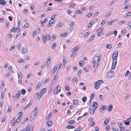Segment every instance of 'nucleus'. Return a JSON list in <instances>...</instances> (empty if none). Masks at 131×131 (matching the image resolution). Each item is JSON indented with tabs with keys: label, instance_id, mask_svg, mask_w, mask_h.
Instances as JSON below:
<instances>
[{
	"label": "nucleus",
	"instance_id": "f257e3e1",
	"mask_svg": "<svg viewBox=\"0 0 131 131\" xmlns=\"http://www.w3.org/2000/svg\"><path fill=\"white\" fill-rule=\"evenodd\" d=\"M50 39V37L49 35H43L42 40L44 42H46L47 40H49Z\"/></svg>",
	"mask_w": 131,
	"mask_h": 131
},
{
	"label": "nucleus",
	"instance_id": "f03ea898",
	"mask_svg": "<svg viewBox=\"0 0 131 131\" xmlns=\"http://www.w3.org/2000/svg\"><path fill=\"white\" fill-rule=\"evenodd\" d=\"M61 87L60 85H58L56 88H55L53 90V93L55 94H57L60 91Z\"/></svg>",
	"mask_w": 131,
	"mask_h": 131
},
{
	"label": "nucleus",
	"instance_id": "7ed1b4c3",
	"mask_svg": "<svg viewBox=\"0 0 131 131\" xmlns=\"http://www.w3.org/2000/svg\"><path fill=\"white\" fill-rule=\"evenodd\" d=\"M21 94V92L19 91L15 95V96H13L12 97L14 98V99L15 100H17L19 98L20 95Z\"/></svg>",
	"mask_w": 131,
	"mask_h": 131
},
{
	"label": "nucleus",
	"instance_id": "20e7f679",
	"mask_svg": "<svg viewBox=\"0 0 131 131\" xmlns=\"http://www.w3.org/2000/svg\"><path fill=\"white\" fill-rule=\"evenodd\" d=\"M37 107H36L34 110L31 113V116L32 115H32H33V116H34L35 117L37 113Z\"/></svg>",
	"mask_w": 131,
	"mask_h": 131
},
{
	"label": "nucleus",
	"instance_id": "39448f33",
	"mask_svg": "<svg viewBox=\"0 0 131 131\" xmlns=\"http://www.w3.org/2000/svg\"><path fill=\"white\" fill-rule=\"evenodd\" d=\"M93 107L91 105L89 108V111L90 113L91 114H93L94 113V111L95 109L94 108H93Z\"/></svg>",
	"mask_w": 131,
	"mask_h": 131
},
{
	"label": "nucleus",
	"instance_id": "423d86ee",
	"mask_svg": "<svg viewBox=\"0 0 131 131\" xmlns=\"http://www.w3.org/2000/svg\"><path fill=\"white\" fill-rule=\"evenodd\" d=\"M114 75V72L112 71H110L107 73V76L108 78H111L113 77Z\"/></svg>",
	"mask_w": 131,
	"mask_h": 131
},
{
	"label": "nucleus",
	"instance_id": "0eeeda50",
	"mask_svg": "<svg viewBox=\"0 0 131 131\" xmlns=\"http://www.w3.org/2000/svg\"><path fill=\"white\" fill-rule=\"evenodd\" d=\"M118 55V51L116 50L114 51L112 55V57H114L115 58H117Z\"/></svg>",
	"mask_w": 131,
	"mask_h": 131
},
{
	"label": "nucleus",
	"instance_id": "6e6552de",
	"mask_svg": "<svg viewBox=\"0 0 131 131\" xmlns=\"http://www.w3.org/2000/svg\"><path fill=\"white\" fill-rule=\"evenodd\" d=\"M41 85V83L40 82H39L36 86L35 90H38L40 88Z\"/></svg>",
	"mask_w": 131,
	"mask_h": 131
},
{
	"label": "nucleus",
	"instance_id": "1a4fd4ad",
	"mask_svg": "<svg viewBox=\"0 0 131 131\" xmlns=\"http://www.w3.org/2000/svg\"><path fill=\"white\" fill-rule=\"evenodd\" d=\"M106 106L105 105H104L101 106L100 108V112L102 113L103 112V111L106 110Z\"/></svg>",
	"mask_w": 131,
	"mask_h": 131
},
{
	"label": "nucleus",
	"instance_id": "9d476101",
	"mask_svg": "<svg viewBox=\"0 0 131 131\" xmlns=\"http://www.w3.org/2000/svg\"><path fill=\"white\" fill-rule=\"evenodd\" d=\"M100 61V60L99 59V58L98 56H95L94 57V59H93V62H99Z\"/></svg>",
	"mask_w": 131,
	"mask_h": 131
},
{
	"label": "nucleus",
	"instance_id": "9b49d317",
	"mask_svg": "<svg viewBox=\"0 0 131 131\" xmlns=\"http://www.w3.org/2000/svg\"><path fill=\"white\" fill-rule=\"evenodd\" d=\"M94 88L96 89H97L100 88V84L97 83L96 81V82H94Z\"/></svg>",
	"mask_w": 131,
	"mask_h": 131
},
{
	"label": "nucleus",
	"instance_id": "f8f14e48",
	"mask_svg": "<svg viewBox=\"0 0 131 131\" xmlns=\"http://www.w3.org/2000/svg\"><path fill=\"white\" fill-rule=\"evenodd\" d=\"M99 64V62H93V66L94 68L96 69Z\"/></svg>",
	"mask_w": 131,
	"mask_h": 131
},
{
	"label": "nucleus",
	"instance_id": "ddd939ff",
	"mask_svg": "<svg viewBox=\"0 0 131 131\" xmlns=\"http://www.w3.org/2000/svg\"><path fill=\"white\" fill-rule=\"evenodd\" d=\"M98 105L96 102H94L93 103V106L92 107H94V108L96 109L98 107Z\"/></svg>",
	"mask_w": 131,
	"mask_h": 131
},
{
	"label": "nucleus",
	"instance_id": "4468645a",
	"mask_svg": "<svg viewBox=\"0 0 131 131\" xmlns=\"http://www.w3.org/2000/svg\"><path fill=\"white\" fill-rule=\"evenodd\" d=\"M80 47L79 46H77L73 48V52H75L79 49Z\"/></svg>",
	"mask_w": 131,
	"mask_h": 131
},
{
	"label": "nucleus",
	"instance_id": "2eb2a0df",
	"mask_svg": "<svg viewBox=\"0 0 131 131\" xmlns=\"http://www.w3.org/2000/svg\"><path fill=\"white\" fill-rule=\"evenodd\" d=\"M117 21V19H115L112 20L111 21H109L108 22H107V23H108L109 25H111L113 23L115 22L116 21Z\"/></svg>",
	"mask_w": 131,
	"mask_h": 131
},
{
	"label": "nucleus",
	"instance_id": "dca6fc26",
	"mask_svg": "<svg viewBox=\"0 0 131 131\" xmlns=\"http://www.w3.org/2000/svg\"><path fill=\"white\" fill-rule=\"evenodd\" d=\"M15 118H14L11 121V125L13 126L15 125Z\"/></svg>",
	"mask_w": 131,
	"mask_h": 131
},
{
	"label": "nucleus",
	"instance_id": "f3484780",
	"mask_svg": "<svg viewBox=\"0 0 131 131\" xmlns=\"http://www.w3.org/2000/svg\"><path fill=\"white\" fill-rule=\"evenodd\" d=\"M21 51L23 53H26L27 52V49L26 48L23 47L21 49Z\"/></svg>",
	"mask_w": 131,
	"mask_h": 131
},
{
	"label": "nucleus",
	"instance_id": "a211bd4d",
	"mask_svg": "<svg viewBox=\"0 0 131 131\" xmlns=\"http://www.w3.org/2000/svg\"><path fill=\"white\" fill-rule=\"evenodd\" d=\"M110 118H106L104 122V124L105 125H107V123L109 122V121L110 120Z\"/></svg>",
	"mask_w": 131,
	"mask_h": 131
},
{
	"label": "nucleus",
	"instance_id": "6ab92c4d",
	"mask_svg": "<svg viewBox=\"0 0 131 131\" xmlns=\"http://www.w3.org/2000/svg\"><path fill=\"white\" fill-rule=\"evenodd\" d=\"M80 66L81 67L83 66L84 65V62L83 60H80L79 61Z\"/></svg>",
	"mask_w": 131,
	"mask_h": 131
},
{
	"label": "nucleus",
	"instance_id": "aec40b11",
	"mask_svg": "<svg viewBox=\"0 0 131 131\" xmlns=\"http://www.w3.org/2000/svg\"><path fill=\"white\" fill-rule=\"evenodd\" d=\"M63 23L62 22H60L57 25V27L58 28H59L63 26Z\"/></svg>",
	"mask_w": 131,
	"mask_h": 131
},
{
	"label": "nucleus",
	"instance_id": "412c9836",
	"mask_svg": "<svg viewBox=\"0 0 131 131\" xmlns=\"http://www.w3.org/2000/svg\"><path fill=\"white\" fill-rule=\"evenodd\" d=\"M6 4V2L4 0H0V4L2 5H4Z\"/></svg>",
	"mask_w": 131,
	"mask_h": 131
},
{
	"label": "nucleus",
	"instance_id": "4be33fe9",
	"mask_svg": "<svg viewBox=\"0 0 131 131\" xmlns=\"http://www.w3.org/2000/svg\"><path fill=\"white\" fill-rule=\"evenodd\" d=\"M57 69V66H55L53 68V69L52 70L51 72H52L53 74L55 72L56 70Z\"/></svg>",
	"mask_w": 131,
	"mask_h": 131
},
{
	"label": "nucleus",
	"instance_id": "5701e85b",
	"mask_svg": "<svg viewBox=\"0 0 131 131\" xmlns=\"http://www.w3.org/2000/svg\"><path fill=\"white\" fill-rule=\"evenodd\" d=\"M73 105H76L77 104L78 102V101L77 100L74 99L73 100Z\"/></svg>",
	"mask_w": 131,
	"mask_h": 131
},
{
	"label": "nucleus",
	"instance_id": "b1692460",
	"mask_svg": "<svg viewBox=\"0 0 131 131\" xmlns=\"http://www.w3.org/2000/svg\"><path fill=\"white\" fill-rule=\"evenodd\" d=\"M47 124H48L47 125L48 126L50 127L52 126V122L51 121H50L49 122H47Z\"/></svg>",
	"mask_w": 131,
	"mask_h": 131
},
{
	"label": "nucleus",
	"instance_id": "393cba45",
	"mask_svg": "<svg viewBox=\"0 0 131 131\" xmlns=\"http://www.w3.org/2000/svg\"><path fill=\"white\" fill-rule=\"evenodd\" d=\"M21 116H18L16 119V123L17 122V123H19L21 121Z\"/></svg>",
	"mask_w": 131,
	"mask_h": 131
},
{
	"label": "nucleus",
	"instance_id": "a878e982",
	"mask_svg": "<svg viewBox=\"0 0 131 131\" xmlns=\"http://www.w3.org/2000/svg\"><path fill=\"white\" fill-rule=\"evenodd\" d=\"M46 88L43 89L41 90L40 93L43 94L46 92Z\"/></svg>",
	"mask_w": 131,
	"mask_h": 131
},
{
	"label": "nucleus",
	"instance_id": "bb28decb",
	"mask_svg": "<svg viewBox=\"0 0 131 131\" xmlns=\"http://www.w3.org/2000/svg\"><path fill=\"white\" fill-rule=\"evenodd\" d=\"M12 107L11 106H8V109L7 111V113H8L10 112V111L12 110Z\"/></svg>",
	"mask_w": 131,
	"mask_h": 131
},
{
	"label": "nucleus",
	"instance_id": "cd10ccee",
	"mask_svg": "<svg viewBox=\"0 0 131 131\" xmlns=\"http://www.w3.org/2000/svg\"><path fill=\"white\" fill-rule=\"evenodd\" d=\"M58 77V75L57 74H56L54 76V78H53L52 80V82L54 83L55 81V80Z\"/></svg>",
	"mask_w": 131,
	"mask_h": 131
},
{
	"label": "nucleus",
	"instance_id": "c85d7f7f",
	"mask_svg": "<svg viewBox=\"0 0 131 131\" xmlns=\"http://www.w3.org/2000/svg\"><path fill=\"white\" fill-rule=\"evenodd\" d=\"M123 122H124V123L126 125H129L130 124L129 122V121H126V120H124Z\"/></svg>",
	"mask_w": 131,
	"mask_h": 131
},
{
	"label": "nucleus",
	"instance_id": "c756f323",
	"mask_svg": "<svg viewBox=\"0 0 131 131\" xmlns=\"http://www.w3.org/2000/svg\"><path fill=\"white\" fill-rule=\"evenodd\" d=\"M116 63H112V69H114L116 67Z\"/></svg>",
	"mask_w": 131,
	"mask_h": 131
},
{
	"label": "nucleus",
	"instance_id": "7c9ffc66",
	"mask_svg": "<svg viewBox=\"0 0 131 131\" xmlns=\"http://www.w3.org/2000/svg\"><path fill=\"white\" fill-rule=\"evenodd\" d=\"M67 128L69 129H72L73 128H75V127L71 125H69L67 126Z\"/></svg>",
	"mask_w": 131,
	"mask_h": 131
},
{
	"label": "nucleus",
	"instance_id": "2f4dec72",
	"mask_svg": "<svg viewBox=\"0 0 131 131\" xmlns=\"http://www.w3.org/2000/svg\"><path fill=\"white\" fill-rule=\"evenodd\" d=\"M76 54V53H75L74 52H73L71 54V58H73L75 57Z\"/></svg>",
	"mask_w": 131,
	"mask_h": 131
},
{
	"label": "nucleus",
	"instance_id": "473e14b6",
	"mask_svg": "<svg viewBox=\"0 0 131 131\" xmlns=\"http://www.w3.org/2000/svg\"><path fill=\"white\" fill-rule=\"evenodd\" d=\"M26 93V91L25 89H23L21 91V93L23 95L25 94Z\"/></svg>",
	"mask_w": 131,
	"mask_h": 131
},
{
	"label": "nucleus",
	"instance_id": "72a5a7b5",
	"mask_svg": "<svg viewBox=\"0 0 131 131\" xmlns=\"http://www.w3.org/2000/svg\"><path fill=\"white\" fill-rule=\"evenodd\" d=\"M68 35V34L66 32L61 34H60V36L63 37H66Z\"/></svg>",
	"mask_w": 131,
	"mask_h": 131
},
{
	"label": "nucleus",
	"instance_id": "f704fd0d",
	"mask_svg": "<svg viewBox=\"0 0 131 131\" xmlns=\"http://www.w3.org/2000/svg\"><path fill=\"white\" fill-rule=\"evenodd\" d=\"M96 82H97V83L99 84H101L103 83L104 82L103 81L101 80H99L98 81H97Z\"/></svg>",
	"mask_w": 131,
	"mask_h": 131
},
{
	"label": "nucleus",
	"instance_id": "c9c22d12",
	"mask_svg": "<svg viewBox=\"0 0 131 131\" xmlns=\"http://www.w3.org/2000/svg\"><path fill=\"white\" fill-rule=\"evenodd\" d=\"M112 59L113 60V62L114 63H117V58H112Z\"/></svg>",
	"mask_w": 131,
	"mask_h": 131
},
{
	"label": "nucleus",
	"instance_id": "e433bc0d",
	"mask_svg": "<svg viewBox=\"0 0 131 131\" xmlns=\"http://www.w3.org/2000/svg\"><path fill=\"white\" fill-rule=\"evenodd\" d=\"M75 122L74 120H70L68 122V123L69 124H73Z\"/></svg>",
	"mask_w": 131,
	"mask_h": 131
},
{
	"label": "nucleus",
	"instance_id": "4c0bfd02",
	"mask_svg": "<svg viewBox=\"0 0 131 131\" xmlns=\"http://www.w3.org/2000/svg\"><path fill=\"white\" fill-rule=\"evenodd\" d=\"M113 107V105H111L108 107V111H110L112 110V108Z\"/></svg>",
	"mask_w": 131,
	"mask_h": 131
},
{
	"label": "nucleus",
	"instance_id": "58836bf2",
	"mask_svg": "<svg viewBox=\"0 0 131 131\" xmlns=\"http://www.w3.org/2000/svg\"><path fill=\"white\" fill-rule=\"evenodd\" d=\"M87 97L86 96L83 97L82 98V101L83 102H86L87 100Z\"/></svg>",
	"mask_w": 131,
	"mask_h": 131
},
{
	"label": "nucleus",
	"instance_id": "ea45409f",
	"mask_svg": "<svg viewBox=\"0 0 131 131\" xmlns=\"http://www.w3.org/2000/svg\"><path fill=\"white\" fill-rule=\"evenodd\" d=\"M94 22L93 20H92L91 21V22L90 23L88 24V25H90V27H91L94 24Z\"/></svg>",
	"mask_w": 131,
	"mask_h": 131
},
{
	"label": "nucleus",
	"instance_id": "a19ab883",
	"mask_svg": "<svg viewBox=\"0 0 131 131\" xmlns=\"http://www.w3.org/2000/svg\"><path fill=\"white\" fill-rule=\"evenodd\" d=\"M18 77L19 78H20L21 79L23 77L22 74H21V73L20 72L18 73Z\"/></svg>",
	"mask_w": 131,
	"mask_h": 131
},
{
	"label": "nucleus",
	"instance_id": "79ce46f5",
	"mask_svg": "<svg viewBox=\"0 0 131 131\" xmlns=\"http://www.w3.org/2000/svg\"><path fill=\"white\" fill-rule=\"evenodd\" d=\"M82 129V128L81 127H79V128L76 129L74 131H80Z\"/></svg>",
	"mask_w": 131,
	"mask_h": 131
},
{
	"label": "nucleus",
	"instance_id": "37998d69",
	"mask_svg": "<svg viewBox=\"0 0 131 131\" xmlns=\"http://www.w3.org/2000/svg\"><path fill=\"white\" fill-rule=\"evenodd\" d=\"M90 34L89 32H88L86 33H85L84 35V37L85 38H86Z\"/></svg>",
	"mask_w": 131,
	"mask_h": 131
},
{
	"label": "nucleus",
	"instance_id": "c03bdc74",
	"mask_svg": "<svg viewBox=\"0 0 131 131\" xmlns=\"http://www.w3.org/2000/svg\"><path fill=\"white\" fill-rule=\"evenodd\" d=\"M18 62L19 63H20L21 62H24V60L23 59H19L18 60Z\"/></svg>",
	"mask_w": 131,
	"mask_h": 131
},
{
	"label": "nucleus",
	"instance_id": "a18cd8bd",
	"mask_svg": "<svg viewBox=\"0 0 131 131\" xmlns=\"http://www.w3.org/2000/svg\"><path fill=\"white\" fill-rule=\"evenodd\" d=\"M127 14L126 15L125 17H127L128 16H131V12H127L126 13Z\"/></svg>",
	"mask_w": 131,
	"mask_h": 131
},
{
	"label": "nucleus",
	"instance_id": "49530a36",
	"mask_svg": "<svg viewBox=\"0 0 131 131\" xmlns=\"http://www.w3.org/2000/svg\"><path fill=\"white\" fill-rule=\"evenodd\" d=\"M112 47V45L111 44H108L107 45V48L108 49H110Z\"/></svg>",
	"mask_w": 131,
	"mask_h": 131
},
{
	"label": "nucleus",
	"instance_id": "de8ad7c7",
	"mask_svg": "<svg viewBox=\"0 0 131 131\" xmlns=\"http://www.w3.org/2000/svg\"><path fill=\"white\" fill-rule=\"evenodd\" d=\"M29 26V24L28 23H27L25 24V25L24 26L25 28H27Z\"/></svg>",
	"mask_w": 131,
	"mask_h": 131
},
{
	"label": "nucleus",
	"instance_id": "09e8293b",
	"mask_svg": "<svg viewBox=\"0 0 131 131\" xmlns=\"http://www.w3.org/2000/svg\"><path fill=\"white\" fill-rule=\"evenodd\" d=\"M21 44H19L17 46V48L18 50H20L21 48Z\"/></svg>",
	"mask_w": 131,
	"mask_h": 131
},
{
	"label": "nucleus",
	"instance_id": "8fccbe9b",
	"mask_svg": "<svg viewBox=\"0 0 131 131\" xmlns=\"http://www.w3.org/2000/svg\"><path fill=\"white\" fill-rule=\"evenodd\" d=\"M75 5V4L71 3L70 4V5H69V6L70 8H72L74 7Z\"/></svg>",
	"mask_w": 131,
	"mask_h": 131
},
{
	"label": "nucleus",
	"instance_id": "3c124183",
	"mask_svg": "<svg viewBox=\"0 0 131 131\" xmlns=\"http://www.w3.org/2000/svg\"><path fill=\"white\" fill-rule=\"evenodd\" d=\"M104 33L101 32H99L97 34V36H101L103 35Z\"/></svg>",
	"mask_w": 131,
	"mask_h": 131
},
{
	"label": "nucleus",
	"instance_id": "603ef678",
	"mask_svg": "<svg viewBox=\"0 0 131 131\" xmlns=\"http://www.w3.org/2000/svg\"><path fill=\"white\" fill-rule=\"evenodd\" d=\"M56 46V43H53V44L52 45V48L53 49H54L55 48Z\"/></svg>",
	"mask_w": 131,
	"mask_h": 131
},
{
	"label": "nucleus",
	"instance_id": "864d4df0",
	"mask_svg": "<svg viewBox=\"0 0 131 131\" xmlns=\"http://www.w3.org/2000/svg\"><path fill=\"white\" fill-rule=\"evenodd\" d=\"M99 99L100 100H103V98L102 95H100L99 96Z\"/></svg>",
	"mask_w": 131,
	"mask_h": 131
},
{
	"label": "nucleus",
	"instance_id": "5fc2aeb1",
	"mask_svg": "<svg viewBox=\"0 0 131 131\" xmlns=\"http://www.w3.org/2000/svg\"><path fill=\"white\" fill-rule=\"evenodd\" d=\"M103 30V27H101L99 28L97 30V31H99V32H101Z\"/></svg>",
	"mask_w": 131,
	"mask_h": 131
},
{
	"label": "nucleus",
	"instance_id": "6e6d98bb",
	"mask_svg": "<svg viewBox=\"0 0 131 131\" xmlns=\"http://www.w3.org/2000/svg\"><path fill=\"white\" fill-rule=\"evenodd\" d=\"M75 13H76V14H81L82 13V12H81L80 10H77L76 12H75Z\"/></svg>",
	"mask_w": 131,
	"mask_h": 131
},
{
	"label": "nucleus",
	"instance_id": "4d7b16f0",
	"mask_svg": "<svg viewBox=\"0 0 131 131\" xmlns=\"http://www.w3.org/2000/svg\"><path fill=\"white\" fill-rule=\"evenodd\" d=\"M32 103V102H31L30 101L29 103L26 105V108H28L29 107L30 105H31Z\"/></svg>",
	"mask_w": 131,
	"mask_h": 131
},
{
	"label": "nucleus",
	"instance_id": "13d9d810",
	"mask_svg": "<svg viewBox=\"0 0 131 131\" xmlns=\"http://www.w3.org/2000/svg\"><path fill=\"white\" fill-rule=\"evenodd\" d=\"M39 95V93H37L35 94L34 96V97L35 98L37 99Z\"/></svg>",
	"mask_w": 131,
	"mask_h": 131
},
{
	"label": "nucleus",
	"instance_id": "bf43d9fd",
	"mask_svg": "<svg viewBox=\"0 0 131 131\" xmlns=\"http://www.w3.org/2000/svg\"><path fill=\"white\" fill-rule=\"evenodd\" d=\"M95 94L94 93H93L92 94L90 98L91 99H92L95 96Z\"/></svg>",
	"mask_w": 131,
	"mask_h": 131
},
{
	"label": "nucleus",
	"instance_id": "052dcab7",
	"mask_svg": "<svg viewBox=\"0 0 131 131\" xmlns=\"http://www.w3.org/2000/svg\"><path fill=\"white\" fill-rule=\"evenodd\" d=\"M111 14L112 13L111 12H109L108 13V14L106 15V16L107 17H108L109 16L111 15Z\"/></svg>",
	"mask_w": 131,
	"mask_h": 131
},
{
	"label": "nucleus",
	"instance_id": "680f3d73",
	"mask_svg": "<svg viewBox=\"0 0 131 131\" xmlns=\"http://www.w3.org/2000/svg\"><path fill=\"white\" fill-rule=\"evenodd\" d=\"M83 69L86 72H88L89 71V70L86 67H83Z\"/></svg>",
	"mask_w": 131,
	"mask_h": 131
},
{
	"label": "nucleus",
	"instance_id": "e2e57ef3",
	"mask_svg": "<svg viewBox=\"0 0 131 131\" xmlns=\"http://www.w3.org/2000/svg\"><path fill=\"white\" fill-rule=\"evenodd\" d=\"M20 25V20H18L17 22V25L18 28H19Z\"/></svg>",
	"mask_w": 131,
	"mask_h": 131
},
{
	"label": "nucleus",
	"instance_id": "0e129e2a",
	"mask_svg": "<svg viewBox=\"0 0 131 131\" xmlns=\"http://www.w3.org/2000/svg\"><path fill=\"white\" fill-rule=\"evenodd\" d=\"M77 80V78L75 77H73L72 79V81L74 82L75 83Z\"/></svg>",
	"mask_w": 131,
	"mask_h": 131
},
{
	"label": "nucleus",
	"instance_id": "69168bd1",
	"mask_svg": "<svg viewBox=\"0 0 131 131\" xmlns=\"http://www.w3.org/2000/svg\"><path fill=\"white\" fill-rule=\"evenodd\" d=\"M66 63V61H65L64 59H63V60L62 64L64 65V67H65V64Z\"/></svg>",
	"mask_w": 131,
	"mask_h": 131
},
{
	"label": "nucleus",
	"instance_id": "338daca9",
	"mask_svg": "<svg viewBox=\"0 0 131 131\" xmlns=\"http://www.w3.org/2000/svg\"><path fill=\"white\" fill-rule=\"evenodd\" d=\"M11 30L12 32H14L16 31V29H15V27H13L11 29Z\"/></svg>",
	"mask_w": 131,
	"mask_h": 131
},
{
	"label": "nucleus",
	"instance_id": "774afa93",
	"mask_svg": "<svg viewBox=\"0 0 131 131\" xmlns=\"http://www.w3.org/2000/svg\"><path fill=\"white\" fill-rule=\"evenodd\" d=\"M33 126L32 125H31L29 129V131H32Z\"/></svg>",
	"mask_w": 131,
	"mask_h": 131
}]
</instances>
